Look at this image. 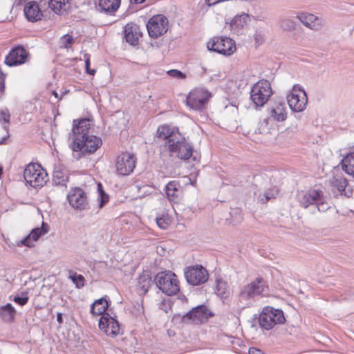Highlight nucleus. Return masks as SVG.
<instances>
[{
	"label": "nucleus",
	"instance_id": "obj_1",
	"mask_svg": "<svg viewBox=\"0 0 354 354\" xmlns=\"http://www.w3.org/2000/svg\"><path fill=\"white\" fill-rule=\"evenodd\" d=\"M169 156L176 157L184 161L188 160L191 158L194 162H199L201 155L196 151H194V147L192 143L187 141L185 137L180 133L173 139L165 142Z\"/></svg>",
	"mask_w": 354,
	"mask_h": 354
},
{
	"label": "nucleus",
	"instance_id": "obj_2",
	"mask_svg": "<svg viewBox=\"0 0 354 354\" xmlns=\"http://www.w3.org/2000/svg\"><path fill=\"white\" fill-rule=\"evenodd\" d=\"M102 145L101 138L95 135L81 136L73 138L70 145L73 158L80 160L87 154L95 152Z\"/></svg>",
	"mask_w": 354,
	"mask_h": 354
},
{
	"label": "nucleus",
	"instance_id": "obj_3",
	"mask_svg": "<svg viewBox=\"0 0 354 354\" xmlns=\"http://www.w3.org/2000/svg\"><path fill=\"white\" fill-rule=\"evenodd\" d=\"M268 290V281L261 277H258L240 288L238 297L241 301H246L253 299L257 296L266 294Z\"/></svg>",
	"mask_w": 354,
	"mask_h": 354
},
{
	"label": "nucleus",
	"instance_id": "obj_4",
	"mask_svg": "<svg viewBox=\"0 0 354 354\" xmlns=\"http://www.w3.org/2000/svg\"><path fill=\"white\" fill-rule=\"evenodd\" d=\"M285 322L286 318L282 310L268 306L263 307L258 316L259 326L266 330H271L277 324H283Z\"/></svg>",
	"mask_w": 354,
	"mask_h": 354
},
{
	"label": "nucleus",
	"instance_id": "obj_5",
	"mask_svg": "<svg viewBox=\"0 0 354 354\" xmlns=\"http://www.w3.org/2000/svg\"><path fill=\"white\" fill-rule=\"evenodd\" d=\"M154 281L158 289L168 296L176 295L180 291L177 276L171 271L158 272L155 276Z\"/></svg>",
	"mask_w": 354,
	"mask_h": 354
},
{
	"label": "nucleus",
	"instance_id": "obj_6",
	"mask_svg": "<svg viewBox=\"0 0 354 354\" xmlns=\"http://www.w3.org/2000/svg\"><path fill=\"white\" fill-rule=\"evenodd\" d=\"M24 178L26 184L35 189L42 187L48 180L46 169L37 163H30L26 167Z\"/></svg>",
	"mask_w": 354,
	"mask_h": 354
},
{
	"label": "nucleus",
	"instance_id": "obj_7",
	"mask_svg": "<svg viewBox=\"0 0 354 354\" xmlns=\"http://www.w3.org/2000/svg\"><path fill=\"white\" fill-rule=\"evenodd\" d=\"M272 95V90L270 82L262 79L254 84L250 91V99L256 106H263Z\"/></svg>",
	"mask_w": 354,
	"mask_h": 354
},
{
	"label": "nucleus",
	"instance_id": "obj_8",
	"mask_svg": "<svg viewBox=\"0 0 354 354\" xmlns=\"http://www.w3.org/2000/svg\"><path fill=\"white\" fill-rule=\"evenodd\" d=\"M212 97L211 92L203 88L192 90L186 97V105L191 109L201 111L205 109L208 100Z\"/></svg>",
	"mask_w": 354,
	"mask_h": 354
},
{
	"label": "nucleus",
	"instance_id": "obj_9",
	"mask_svg": "<svg viewBox=\"0 0 354 354\" xmlns=\"http://www.w3.org/2000/svg\"><path fill=\"white\" fill-rule=\"evenodd\" d=\"M214 316V313L205 304H200L183 315L181 320L186 324H204Z\"/></svg>",
	"mask_w": 354,
	"mask_h": 354
},
{
	"label": "nucleus",
	"instance_id": "obj_10",
	"mask_svg": "<svg viewBox=\"0 0 354 354\" xmlns=\"http://www.w3.org/2000/svg\"><path fill=\"white\" fill-rule=\"evenodd\" d=\"M207 48L209 51L225 56H230L236 50L235 41L226 36L214 37L207 43Z\"/></svg>",
	"mask_w": 354,
	"mask_h": 354
},
{
	"label": "nucleus",
	"instance_id": "obj_11",
	"mask_svg": "<svg viewBox=\"0 0 354 354\" xmlns=\"http://www.w3.org/2000/svg\"><path fill=\"white\" fill-rule=\"evenodd\" d=\"M287 102L292 111H303L308 102L306 92L299 84H295L290 93L287 95Z\"/></svg>",
	"mask_w": 354,
	"mask_h": 354
},
{
	"label": "nucleus",
	"instance_id": "obj_12",
	"mask_svg": "<svg viewBox=\"0 0 354 354\" xmlns=\"http://www.w3.org/2000/svg\"><path fill=\"white\" fill-rule=\"evenodd\" d=\"M168 25V19L165 15H157L149 19L146 27L149 37L156 39L167 32Z\"/></svg>",
	"mask_w": 354,
	"mask_h": 354
},
{
	"label": "nucleus",
	"instance_id": "obj_13",
	"mask_svg": "<svg viewBox=\"0 0 354 354\" xmlns=\"http://www.w3.org/2000/svg\"><path fill=\"white\" fill-rule=\"evenodd\" d=\"M137 158L133 153L122 152L115 159L116 174L118 176H129L136 165Z\"/></svg>",
	"mask_w": 354,
	"mask_h": 354
},
{
	"label": "nucleus",
	"instance_id": "obj_14",
	"mask_svg": "<svg viewBox=\"0 0 354 354\" xmlns=\"http://www.w3.org/2000/svg\"><path fill=\"white\" fill-rule=\"evenodd\" d=\"M30 56L29 52L23 45L12 47L6 56L4 63L9 67L17 66L26 63Z\"/></svg>",
	"mask_w": 354,
	"mask_h": 354
},
{
	"label": "nucleus",
	"instance_id": "obj_15",
	"mask_svg": "<svg viewBox=\"0 0 354 354\" xmlns=\"http://www.w3.org/2000/svg\"><path fill=\"white\" fill-rule=\"evenodd\" d=\"M187 282L192 286L205 283L208 279L207 270L201 265L187 267L184 272Z\"/></svg>",
	"mask_w": 354,
	"mask_h": 354
},
{
	"label": "nucleus",
	"instance_id": "obj_16",
	"mask_svg": "<svg viewBox=\"0 0 354 354\" xmlns=\"http://www.w3.org/2000/svg\"><path fill=\"white\" fill-rule=\"evenodd\" d=\"M66 198L69 205L75 209L82 211L88 208L87 194L81 187L71 188Z\"/></svg>",
	"mask_w": 354,
	"mask_h": 354
},
{
	"label": "nucleus",
	"instance_id": "obj_17",
	"mask_svg": "<svg viewBox=\"0 0 354 354\" xmlns=\"http://www.w3.org/2000/svg\"><path fill=\"white\" fill-rule=\"evenodd\" d=\"M98 326L107 336L115 337L120 334V323L115 318L111 317L109 313H104L100 317Z\"/></svg>",
	"mask_w": 354,
	"mask_h": 354
},
{
	"label": "nucleus",
	"instance_id": "obj_18",
	"mask_svg": "<svg viewBox=\"0 0 354 354\" xmlns=\"http://www.w3.org/2000/svg\"><path fill=\"white\" fill-rule=\"evenodd\" d=\"M296 18L306 27L315 31L322 30L326 24V20L324 18L307 12H298Z\"/></svg>",
	"mask_w": 354,
	"mask_h": 354
},
{
	"label": "nucleus",
	"instance_id": "obj_19",
	"mask_svg": "<svg viewBox=\"0 0 354 354\" xmlns=\"http://www.w3.org/2000/svg\"><path fill=\"white\" fill-rule=\"evenodd\" d=\"M124 39L126 42L133 46H136L139 43V39L142 36L140 26L134 23H127L123 28Z\"/></svg>",
	"mask_w": 354,
	"mask_h": 354
},
{
	"label": "nucleus",
	"instance_id": "obj_20",
	"mask_svg": "<svg viewBox=\"0 0 354 354\" xmlns=\"http://www.w3.org/2000/svg\"><path fill=\"white\" fill-rule=\"evenodd\" d=\"M322 191L319 189H310L302 192L298 195V201L301 207L308 208L316 204L317 200H322Z\"/></svg>",
	"mask_w": 354,
	"mask_h": 354
},
{
	"label": "nucleus",
	"instance_id": "obj_21",
	"mask_svg": "<svg viewBox=\"0 0 354 354\" xmlns=\"http://www.w3.org/2000/svg\"><path fill=\"white\" fill-rule=\"evenodd\" d=\"M24 15L28 21L36 22L41 19L43 14L35 1H29L24 7Z\"/></svg>",
	"mask_w": 354,
	"mask_h": 354
},
{
	"label": "nucleus",
	"instance_id": "obj_22",
	"mask_svg": "<svg viewBox=\"0 0 354 354\" xmlns=\"http://www.w3.org/2000/svg\"><path fill=\"white\" fill-rule=\"evenodd\" d=\"M91 128L90 120L87 118H80L74 120L72 128L73 138L81 136L89 135L88 131Z\"/></svg>",
	"mask_w": 354,
	"mask_h": 354
},
{
	"label": "nucleus",
	"instance_id": "obj_23",
	"mask_svg": "<svg viewBox=\"0 0 354 354\" xmlns=\"http://www.w3.org/2000/svg\"><path fill=\"white\" fill-rule=\"evenodd\" d=\"M270 118L277 122H283L287 118L286 104L279 102L268 109Z\"/></svg>",
	"mask_w": 354,
	"mask_h": 354
},
{
	"label": "nucleus",
	"instance_id": "obj_24",
	"mask_svg": "<svg viewBox=\"0 0 354 354\" xmlns=\"http://www.w3.org/2000/svg\"><path fill=\"white\" fill-rule=\"evenodd\" d=\"M248 15H236L230 23L226 22L225 28L230 29L233 33L239 35L243 30L246 25V18Z\"/></svg>",
	"mask_w": 354,
	"mask_h": 354
},
{
	"label": "nucleus",
	"instance_id": "obj_25",
	"mask_svg": "<svg viewBox=\"0 0 354 354\" xmlns=\"http://www.w3.org/2000/svg\"><path fill=\"white\" fill-rule=\"evenodd\" d=\"M180 133L178 127L167 124L159 126L157 129V136L165 140V142L169 141V139H173L177 136V133Z\"/></svg>",
	"mask_w": 354,
	"mask_h": 354
},
{
	"label": "nucleus",
	"instance_id": "obj_26",
	"mask_svg": "<svg viewBox=\"0 0 354 354\" xmlns=\"http://www.w3.org/2000/svg\"><path fill=\"white\" fill-rule=\"evenodd\" d=\"M121 0H99L97 9L100 12L113 15L119 8Z\"/></svg>",
	"mask_w": 354,
	"mask_h": 354
},
{
	"label": "nucleus",
	"instance_id": "obj_27",
	"mask_svg": "<svg viewBox=\"0 0 354 354\" xmlns=\"http://www.w3.org/2000/svg\"><path fill=\"white\" fill-rule=\"evenodd\" d=\"M17 310L10 303L0 306V317L3 322L11 324L14 322Z\"/></svg>",
	"mask_w": 354,
	"mask_h": 354
},
{
	"label": "nucleus",
	"instance_id": "obj_28",
	"mask_svg": "<svg viewBox=\"0 0 354 354\" xmlns=\"http://www.w3.org/2000/svg\"><path fill=\"white\" fill-rule=\"evenodd\" d=\"M109 308V301L106 297H101L96 299L91 305L90 308V313L93 315H102L104 313H106V310Z\"/></svg>",
	"mask_w": 354,
	"mask_h": 354
},
{
	"label": "nucleus",
	"instance_id": "obj_29",
	"mask_svg": "<svg viewBox=\"0 0 354 354\" xmlns=\"http://www.w3.org/2000/svg\"><path fill=\"white\" fill-rule=\"evenodd\" d=\"M153 282L155 281H152L150 272L148 270H144L138 278V287L142 291L143 295L149 291Z\"/></svg>",
	"mask_w": 354,
	"mask_h": 354
},
{
	"label": "nucleus",
	"instance_id": "obj_30",
	"mask_svg": "<svg viewBox=\"0 0 354 354\" xmlns=\"http://www.w3.org/2000/svg\"><path fill=\"white\" fill-rule=\"evenodd\" d=\"M180 186L177 180L169 181L165 187V191L168 199L171 201H176L180 194Z\"/></svg>",
	"mask_w": 354,
	"mask_h": 354
},
{
	"label": "nucleus",
	"instance_id": "obj_31",
	"mask_svg": "<svg viewBox=\"0 0 354 354\" xmlns=\"http://www.w3.org/2000/svg\"><path fill=\"white\" fill-rule=\"evenodd\" d=\"M340 165L346 174L354 177V152L347 153L342 159Z\"/></svg>",
	"mask_w": 354,
	"mask_h": 354
},
{
	"label": "nucleus",
	"instance_id": "obj_32",
	"mask_svg": "<svg viewBox=\"0 0 354 354\" xmlns=\"http://www.w3.org/2000/svg\"><path fill=\"white\" fill-rule=\"evenodd\" d=\"M216 295L221 299H226L230 295L228 284L220 278L216 279Z\"/></svg>",
	"mask_w": 354,
	"mask_h": 354
},
{
	"label": "nucleus",
	"instance_id": "obj_33",
	"mask_svg": "<svg viewBox=\"0 0 354 354\" xmlns=\"http://www.w3.org/2000/svg\"><path fill=\"white\" fill-rule=\"evenodd\" d=\"M68 0H49L48 7L57 15H61L66 11V5Z\"/></svg>",
	"mask_w": 354,
	"mask_h": 354
},
{
	"label": "nucleus",
	"instance_id": "obj_34",
	"mask_svg": "<svg viewBox=\"0 0 354 354\" xmlns=\"http://www.w3.org/2000/svg\"><path fill=\"white\" fill-rule=\"evenodd\" d=\"M48 225L45 222H42L40 227H37L32 229L29 234H30L32 240L37 242L40 237L48 233Z\"/></svg>",
	"mask_w": 354,
	"mask_h": 354
},
{
	"label": "nucleus",
	"instance_id": "obj_35",
	"mask_svg": "<svg viewBox=\"0 0 354 354\" xmlns=\"http://www.w3.org/2000/svg\"><path fill=\"white\" fill-rule=\"evenodd\" d=\"M347 183V180L344 177L335 178L331 183L332 186L335 187L341 195L348 196L346 192Z\"/></svg>",
	"mask_w": 354,
	"mask_h": 354
},
{
	"label": "nucleus",
	"instance_id": "obj_36",
	"mask_svg": "<svg viewBox=\"0 0 354 354\" xmlns=\"http://www.w3.org/2000/svg\"><path fill=\"white\" fill-rule=\"evenodd\" d=\"M68 274V279L74 283L76 288L80 289L84 286L85 279L83 275L73 270H69Z\"/></svg>",
	"mask_w": 354,
	"mask_h": 354
},
{
	"label": "nucleus",
	"instance_id": "obj_37",
	"mask_svg": "<svg viewBox=\"0 0 354 354\" xmlns=\"http://www.w3.org/2000/svg\"><path fill=\"white\" fill-rule=\"evenodd\" d=\"M10 113L8 109H0V123L2 124L3 129L8 132V127L5 124H9L10 120Z\"/></svg>",
	"mask_w": 354,
	"mask_h": 354
},
{
	"label": "nucleus",
	"instance_id": "obj_38",
	"mask_svg": "<svg viewBox=\"0 0 354 354\" xmlns=\"http://www.w3.org/2000/svg\"><path fill=\"white\" fill-rule=\"evenodd\" d=\"M12 300L19 306H24L29 301L28 294L27 292L23 291L15 295Z\"/></svg>",
	"mask_w": 354,
	"mask_h": 354
},
{
	"label": "nucleus",
	"instance_id": "obj_39",
	"mask_svg": "<svg viewBox=\"0 0 354 354\" xmlns=\"http://www.w3.org/2000/svg\"><path fill=\"white\" fill-rule=\"evenodd\" d=\"M68 180V177H64L60 171H55L53 175V184L58 185H66V182Z\"/></svg>",
	"mask_w": 354,
	"mask_h": 354
},
{
	"label": "nucleus",
	"instance_id": "obj_40",
	"mask_svg": "<svg viewBox=\"0 0 354 354\" xmlns=\"http://www.w3.org/2000/svg\"><path fill=\"white\" fill-rule=\"evenodd\" d=\"M74 42L75 39L72 35L65 34L60 38V47L68 49L72 46Z\"/></svg>",
	"mask_w": 354,
	"mask_h": 354
},
{
	"label": "nucleus",
	"instance_id": "obj_41",
	"mask_svg": "<svg viewBox=\"0 0 354 354\" xmlns=\"http://www.w3.org/2000/svg\"><path fill=\"white\" fill-rule=\"evenodd\" d=\"M281 28L286 31H292L296 28V23L290 19H283L280 22Z\"/></svg>",
	"mask_w": 354,
	"mask_h": 354
},
{
	"label": "nucleus",
	"instance_id": "obj_42",
	"mask_svg": "<svg viewBox=\"0 0 354 354\" xmlns=\"http://www.w3.org/2000/svg\"><path fill=\"white\" fill-rule=\"evenodd\" d=\"M329 207L328 204L325 201L324 193L322 192V200H317L315 208L319 212H325Z\"/></svg>",
	"mask_w": 354,
	"mask_h": 354
},
{
	"label": "nucleus",
	"instance_id": "obj_43",
	"mask_svg": "<svg viewBox=\"0 0 354 354\" xmlns=\"http://www.w3.org/2000/svg\"><path fill=\"white\" fill-rule=\"evenodd\" d=\"M35 241L32 240L30 234H28L24 239H22L20 241L17 243V246H26L28 248H32L35 245Z\"/></svg>",
	"mask_w": 354,
	"mask_h": 354
},
{
	"label": "nucleus",
	"instance_id": "obj_44",
	"mask_svg": "<svg viewBox=\"0 0 354 354\" xmlns=\"http://www.w3.org/2000/svg\"><path fill=\"white\" fill-rule=\"evenodd\" d=\"M167 74L174 79L177 80H184L186 78L187 75L183 72L178 70V69H171L167 71Z\"/></svg>",
	"mask_w": 354,
	"mask_h": 354
},
{
	"label": "nucleus",
	"instance_id": "obj_45",
	"mask_svg": "<svg viewBox=\"0 0 354 354\" xmlns=\"http://www.w3.org/2000/svg\"><path fill=\"white\" fill-rule=\"evenodd\" d=\"M101 186L100 184L98 185V187ZM99 196V207L102 208L105 204H106L109 200V195L106 194L103 190H100V187L97 188Z\"/></svg>",
	"mask_w": 354,
	"mask_h": 354
},
{
	"label": "nucleus",
	"instance_id": "obj_46",
	"mask_svg": "<svg viewBox=\"0 0 354 354\" xmlns=\"http://www.w3.org/2000/svg\"><path fill=\"white\" fill-rule=\"evenodd\" d=\"M156 223L160 229L166 230L169 225L170 220L169 218H165L163 216H158L156 218Z\"/></svg>",
	"mask_w": 354,
	"mask_h": 354
},
{
	"label": "nucleus",
	"instance_id": "obj_47",
	"mask_svg": "<svg viewBox=\"0 0 354 354\" xmlns=\"http://www.w3.org/2000/svg\"><path fill=\"white\" fill-rule=\"evenodd\" d=\"M84 59H85V71H86V73L90 75H94L96 71L95 69H91L90 68V66H91V62H90V57H91V55L88 54V53H84Z\"/></svg>",
	"mask_w": 354,
	"mask_h": 354
},
{
	"label": "nucleus",
	"instance_id": "obj_48",
	"mask_svg": "<svg viewBox=\"0 0 354 354\" xmlns=\"http://www.w3.org/2000/svg\"><path fill=\"white\" fill-rule=\"evenodd\" d=\"M278 192L277 189L266 190L263 194V197L261 198L263 203H266L272 198H274L277 195Z\"/></svg>",
	"mask_w": 354,
	"mask_h": 354
},
{
	"label": "nucleus",
	"instance_id": "obj_49",
	"mask_svg": "<svg viewBox=\"0 0 354 354\" xmlns=\"http://www.w3.org/2000/svg\"><path fill=\"white\" fill-rule=\"evenodd\" d=\"M6 75L0 68V97L3 94L5 90V80Z\"/></svg>",
	"mask_w": 354,
	"mask_h": 354
},
{
	"label": "nucleus",
	"instance_id": "obj_50",
	"mask_svg": "<svg viewBox=\"0 0 354 354\" xmlns=\"http://www.w3.org/2000/svg\"><path fill=\"white\" fill-rule=\"evenodd\" d=\"M233 214H235V219L237 222H239L242 220L241 211L239 209H236L234 210ZM230 215L232 216V213L230 212Z\"/></svg>",
	"mask_w": 354,
	"mask_h": 354
},
{
	"label": "nucleus",
	"instance_id": "obj_51",
	"mask_svg": "<svg viewBox=\"0 0 354 354\" xmlns=\"http://www.w3.org/2000/svg\"><path fill=\"white\" fill-rule=\"evenodd\" d=\"M248 354H264V353L259 348L250 347L248 350Z\"/></svg>",
	"mask_w": 354,
	"mask_h": 354
},
{
	"label": "nucleus",
	"instance_id": "obj_52",
	"mask_svg": "<svg viewBox=\"0 0 354 354\" xmlns=\"http://www.w3.org/2000/svg\"><path fill=\"white\" fill-rule=\"evenodd\" d=\"M198 171L196 173V174H190V176L191 178H189L190 181H191V185L194 186L195 184L196 183V177L198 174Z\"/></svg>",
	"mask_w": 354,
	"mask_h": 354
},
{
	"label": "nucleus",
	"instance_id": "obj_53",
	"mask_svg": "<svg viewBox=\"0 0 354 354\" xmlns=\"http://www.w3.org/2000/svg\"><path fill=\"white\" fill-rule=\"evenodd\" d=\"M57 322L59 324H63V322H64V319H63V313H57Z\"/></svg>",
	"mask_w": 354,
	"mask_h": 354
},
{
	"label": "nucleus",
	"instance_id": "obj_54",
	"mask_svg": "<svg viewBox=\"0 0 354 354\" xmlns=\"http://www.w3.org/2000/svg\"><path fill=\"white\" fill-rule=\"evenodd\" d=\"M129 1L131 4H132V3L141 4V3H144L146 0H129Z\"/></svg>",
	"mask_w": 354,
	"mask_h": 354
},
{
	"label": "nucleus",
	"instance_id": "obj_55",
	"mask_svg": "<svg viewBox=\"0 0 354 354\" xmlns=\"http://www.w3.org/2000/svg\"><path fill=\"white\" fill-rule=\"evenodd\" d=\"M7 133H8V135L6 136H4L1 139H0V145L4 144L6 140L8 138V137H9L8 132H7Z\"/></svg>",
	"mask_w": 354,
	"mask_h": 354
},
{
	"label": "nucleus",
	"instance_id": "obj_56",
	"mask_svg": "<svg viewBox=\"0 0 354 354\" xmlns=\"http://www.w3.org/2000/svg\"><path fill=\"white\" fill-rule=\"evenodd\" d=\"M315 205H310V206L309 207H310V213H311V214H315L317 212H318V211H317V209H316L315 208Z\"/></svg>",
	"mask_w": 354,
	"mask_h": 354
},
{
	"label": "nucleus",
	"instance_id": "obj_57",
	"mask_svg": "<svg viewBox=\"0 0 354 354\" xmlns=\"http://www.w3.org/2000/svg\"><path fill=\"white\" fill-rule=\"evenodd\" d=\"M178 299H180L182 301H185L187 300L186 296H185L184 295H180L178 296Z\"/></svg>",
	"mask_w": 354,
	"mask_h": 354
},
{
	"label": "nucleus",
	"instance_id": "obj_58",
	"mask_svg": "<svg viewBox=\"0 0 354 354\" xmlns=\"http://www.w3.org/2000/svg\"><path fill=\"white\" fill-rule=\"evenodd\" d=\"M15 1H16L17 4L20 5L23 2L26 1V0H15Z\"/></svg>",
	"mask_w": 354,
	"mask_h": 354
},
{
	"label": "nucleus",
	"instance_id": "obj_59",
	"mask_svg": "<svg viewBox=\"0 0 354 354\" xmlns=\"http://www.w3.org/2000/svg\"><path fill=\"white\" fill-rule=\"evenodd\" d=\"M53 94L54 95V96H55V97H58V94H57V93L56 91H53Z\"/></svg>",
	"mask_w": 354,
	"mask_h": 354
},
{
	"label": "nucleus",
	"instance_id": "obj_60",
	"mask_svg": "<svg viewBox=\"0 0 354 354\" xmlns=\"http://www.w3.org/2000/svg\"><path fill=\"white\" fill-rule=\"evenodd\" d=\"M268 120H269L268 118H266L264 120V122H265L266 124H268Z\"/></svg>",
	"mask_w": 354,
	"mask_h": 354
}]
</instances>
